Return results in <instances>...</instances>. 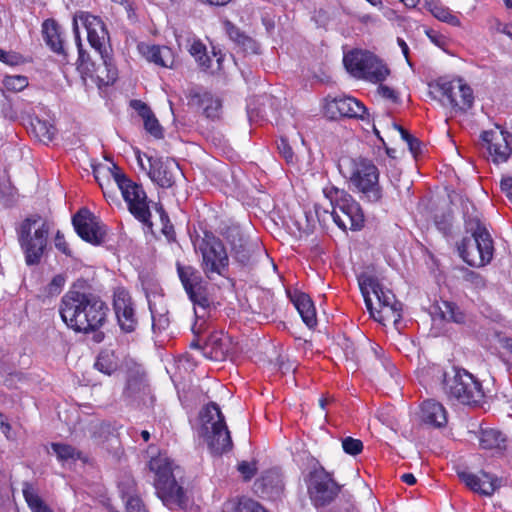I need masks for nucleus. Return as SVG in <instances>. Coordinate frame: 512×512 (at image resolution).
Wrapping results in <instances>:
<instances>
[{
    "instance_id": "1",
    "label": "nucleus",
    "mask_w": 512,
    "mask_h": 512,
    "mask_svg": "<svg viewBox=\"0 0 512 512\" xmlns=\"http://www.w3.org/2000/svg\"><path fill=\"white\" fill-rule=\"evenodd\" d=\"M107 305L92 293L68 291L61 299L59 312L65 324L76 332L89 333L106 319Z\"/></svg>"
},
{
    "instance_id": "2",
    "label": "nucleus",
    "mask_w": 512,
    "mask_h": 512,
    "mask_svg": "<svg viewBox=\"0 0 512 512\" xmlns=\"http://www.w3.org/2000/svg\"><path fill=\"white\" fill-rule=\"evenodd\" d=\"M472 209V213H469L468 208L464 213L465 231L470 233L471 237H464L457 248L460 257L468 265L482 267L490 263L493 258V240L473 206Z\"/></svg>"
},
{
    "instance_id": "3",
    "label": "nucleus",
    "mask_w": 512,
    "mask_h": 512,
    "mask_svg": "<svg viewBox=\"0 0 512 512\" xmlns=\"http://www.w3.org/2000/svg\"><path fill=\"white\" fill-rule=\"evenodd\" d=\"M94 177L102 188L104 196L108 193L104 189L102 177H111L121 191L123 199L128 205L129 212L140 222L147 224L150 221L151 212L148 206L147 195L143 187L127 177V175L114 163L112 166H98L93 170Z\"/></svg>"
},
{
    "instance_id": "4",
    "label": "nucleus",
    "mask_w": 512,
    "mask_h": 512,
    "mask_svg": "<svg viewBox=\"0 0 512 512\" xmlns=\"http://www.w3.org/2000/svg\"><path fill=\"white\" fill-rule=\"evenodd\" d=\"M453 376L448 377L440 366L432 365L427 370L421 369V373L432 375L436 380L443 382L445 392L460 403L472 405L480 402L483 398L481 383L468 371L453 369Z\"/></svg>"
},
{
    "instance_id": "5",
    "label": "nucleus",
    "mask_w": 512,
    "mask_h": 512,
    "mask_svg": "<svg viewBox=\"0 0 512 512\" xmlns=\"http://www.w3.org/2000/svg\"><path fill=\"white\" fill-rule=\"evenodd\" d=\"M16 232L27 265L40 263L47 247L49 223L40 215L33 214L20 223Z\"/></svg>"
},
{
    "instance_id": "6",
    "label": "nucleus",
    "mask_w": 512,
    "mask_h": 512,
    "mask_svg": "<svg viewBox=\"0 0 512 512\" xmlns=\"http://www.w3.org/2000/svg\"><path fill=\"white\" fill-rule=\"evenodd\" d=\"M349 180L361 198L370 203H378L383 197L379 184V170L374 163L364 157L347 160Z\"/></svg>"
},
{
    "instance_id": "7",
    "label": "nucleus",
    "mask_w": 512,
    "mask_h": 512,
    "mask_svg": "<svg viewBox=\"0 0 512 512\" xmlns=\"http://www.w3.org/2000/svg\"><path fill=\"white\" fill-rule=\"evenodd\" d=\"M202 430L205 441L213 454H222L232 448V439L224 416L216 403L208 404L202 411Z\"/></svg>"
},
{
    "instance_id": "8",
    "label": "nucleus",
    "mask_w": 512,
    "mask_h": 512,
    "mask_svg": "<svg viewBox=\"0 0 512 512\" xmlns=\"http://www.w3.org/2000/svg\"><path fill=\"white\" fill-rule=\"evenodd\" d=\"M149 468L155 474V489L163 503L165 505L184 503L185 493L174 478L172 462L169 458L160 454L150 460Z\"/></svg>"
},
{
    "instance_id": "9",
    "label": "nucleus",
    "mask_w": 512,
    "mask_h": 512,
    "mask_svg": "<svg viewBox=\"0 0 512 512\" xmlns=\"http://www.w3.org/2000/svg\"><path fill=\"white\" fill-rule=\"evenodd\" d=\"M149 468L155 474V489L163 503L165 505L184 503L185 493L174 478L172 462L169 458L160 454L150 460Z\"/></svg>"
},
{
    "instance_id": "10",
    "label": "nucleus",
    "mask_w": 512,
    "mask_h": 512,
    "mask_svg": "<svg viewBox=\"0 0 512 512\" xmlns=\"http://www.w3.org/2000/svg\"><path fill=\"white\" fill-rule=\"evenodd\" d=\"M202 256L201 268L207 279L215 275L225 277L229 269V257L222 241L212 233H205L198 245Z\"/></svg>"
},
{
    "instance_id": "11",
    "label": "nucleus",
    "mask_w": 512,
    "mask_h": 512,
    "mask_svg": "<svg viewBox=\"0 0 512 512\" xmlns=\"http://www.w3.org/2000/svg\"><path fill=\"white\" fill-rule=\"evenodd\" d=\"M343 62L347 71L354 77L373 83L382 82L389 75L386 65L368 51H351L344 56Z\"/></svg>"
},
{
    "instance_id": "12",
    "label": "nucleus",
    "mask_w": 512,
    "mask_h": 512,
    "mask_svg": "<svg viewBox=\"0 0 512 512\" xmlns=\"http://www.w3.org/2000/svg\"><path fill=\"white\" fill-rule=\"evenodd\" d=\"M336 194V204L329 215L342 230H360L365 220L360 204L344 191L336 190Z\"/></svg>"
},
{
    "instance_id": "13",
    "label": "nucleus",
    "mask_w": 512,
    "mask_h": 512,
    "mask_svg": "<svg viewBox=\"0 0 512 512\" xmlns=\"http://www.w3.org/2000/svg\"><path fill=\"white\" fill-rule=\"evenodd\" d=\"M225 237L230 245L232 257L242 266L253 265L256 256L263 253L258 240L250 239L239 226L228 227Z\"/></svg>"
},
{
    "instance_id": "14",
    "label": "nucleus",
    "mask_w": 512,
    "mask_h": 512,
    "mask_svg": "<svg viewBox=\"0 0 512 512\" xmlns=\"http://www.w3.org/2000/svg\"><path fill=\"white\" fill-rule=\"evenodd\" d=\"M78 21H80L86 29L88 42L91 47L98 53L107 51L110 38L102 19L89 12L80 11L76 13L73 17V32L76 43L81 42Z\"/></svg>"
},
{
    "instance_id": "15",
    "label": "nucleus",
    "mask_w": 512,
    "mask_h": 512,
    "mask_svg": "<svg viewBox=\"0 0 512 512\" xmlns=\"http://www.w3.org/2000/svg\"><path fill=\"white\" fill-rule=\"evenodd\" d=\"M179 279L194 306L206 310L210 306L207 294V284L200 272L193 266H184L180 262L176 263Z\"/></svg>"
},
{
    "instance_id": "16",
    "label": "nucleus",
    "mask_w": 512,
    "mask_h": 512,
    "mask_svg": "<svg viewBox=\"0 0 512 512\" xmlns=\"http://www.w3.org/2000/svg\"><path fill=\"white\" fill-rule=\"evenodd\" d=\"M338 492L339 486L323 467L315 468L310 473L308 493L315 506L329 504Z\"/></svg>"
},
{
    "instance_id": "17",
    "label": "nucleus",
    "mask_w": 512,
    "mask_h": 512,
    "mask_svg": "<svg viewBox=\"0 0 512 512\" xmlns=\"http://www.w3.org/2000/svg\"><path fill=\"white\" fill-rule=\"evenodd\" d=\"M435 89L445 97L446 102H444V104L454 109L466 111L473 105L474 97L472 89L467 84L463 83L461 79L451 81L440 79L436 83Z\"/></svg>"
},
{
    "instance_id": "18",
    "label": "nucleus",
    "mask_w": 512,
    "mask_h": 512,
    "mask_svg": "<svg viewBox=\"0 0 512 512\" xmlns=\"http://www.w3.org/2000/svg\"><path fill=\"white\" fill-rule=\"evenodd\" d=\"M149 178L161 188H172L178 179L183 177L179 164L172 158L148 157Z\"/></svg>"
},
{
    "instance_id": "19",
    "label": "nucleus",
    "mask_w": 512,
    "mask_h": 512,
    "mask_svg": "<svg viewBox=\"0 0 512 512\" xmlns=\"http://www.w3.org/2000/svg\"><path fill=\"white\" fill-rule=\"evenodd\" d=\"M324 111L330 119L342 117L366 119L367 109L357 99L349 96L330 97L325 99Z\"/></svg>"
},
{
    "instance_id": "20",
    "label": "nucleus",
    "mask_w": 512,
    "mask_h": 512,
    "mask_svg": "<svg viewBox=\"0 0 512 512\" xmlns=\"http://www.w3.org/2000/svg\"><path fill=\"white\" fill-rule=\"evenodd\" d=\"M72 223L75 231L84 241L92 245L103 243L106 230L88 209H80L73 216Z\"/></svg>"
},
{
    "instance_id": "21",
    "label": "nucleus",
    "mask_w": 512,
    "mask_h": 512,
    "mask_svg": "<svg viewBox=\"0 0 512 512\" xmlns=\"http://www.w3.org/2000/svg\"><path fill=\"white\" fill-rule=\"evenodd\" d=\"M374 296L379 308L374 307L375 317L373 318L379 322L392 320L397 324L401 319L402 304L396 300L395 295L381 286Z\"/></svg>"
},
{
    "instance_id": "22",
    "label": "nucleus",
    "mask_w": 512,
    "mask_h": 512,
    "mask_svg": "<svg viewBox=\"0 0 512 512\" xmlns=\"http://www.w3.org/2000/svg\"><path fill=\"white\" fill-rule=\"evenodd\" d=\"M114 310L121 329L125 332H132L137 325V319L131 297L125 290H119L115 293Z\"/></svg>"
},
{
    "instance_id": "23",
    "label": "nucleus",
    "mask_w": 512,
    "mask_h": 512,
    "mask_svg": "<svg viewBox=\"0 0 512 512\" xmlns=\"http://www.w3.org/2000/svg\"><path fill=\"white\" fill-rule=\"evenodd\" d=\"M481 137L487 144V149L494 162H505L509 158L512 153V148L508 141V138L511 137L509 133L503 131L500 133L484 131Z\"/></svg>"
},
{
    "instance_id": "24",
    "label": "nucleus",
    "mask_w": 512,
    "mask_h": 512,
    "mask_svg": "<svg viewBox=\"0 0 512 512\" xmlns=\"http://www.w3.org/2000/svg\"><path fill=\"white\" fill-rule=\"evenodd\" d=\"M189 103L203 109L205 116L211 120L220 118L221 101L207 91L191 89L189 91Z\"/></svg>"
},
{
    "instance_id": "25",
    "label": "nucleus",
    "mask_w": 512,
    "mask_h": 512,
    "mask_svg": "<svg viewBox=\"0 0 512 512\" xmlns=\"http://www.w3.org/2000/svg\"><path fill=\"white\" fill-rule=\"evenodd\" d=\"M459 477L472 491L482 495L490 496L498 487L497 478L483 471L479 474L461 472Z\"/></svg>"
},
{
    "instance_id": "26",
    "label": "nucleus",
    "mask_w": 512,
    "mask_h": 512,
    "mask_svg": "<svg viewBox=\"0 0 512 512\" xmlns=\"http://www.w3.org/2000/svg\"><path fill=\"white\" fill-rule=\"evenodd\" d=\"M99 55L102 63L97 66L95 65L94 75L90 76V78L96 79L99 85H111L118 77L117 68L108 51L100 52Z\"/></svg>"
},
{
    "instance_id": "27",
    "label": "nucleus",
    "mask_w": 512,
    "mask_h": 512,
    "mask_svg": "<svg viewBox=\"0 0 512 512\" xmlns=\"http://www.w3.org/2000/svg\"><path fill=\"white\" fill-rule=\"evenodd\" d=\"M421 419L435 427L444 426L447 423L446 410L441 403L426 400L421 405Z\"/></svg>"
},
{
    "instance_id": "28",
    "label": "nucleus",
    "mask_w": 512,
    "mask_h": 512,
    "mask_svg": "<svg viewBox=\"0 0 512 512\" xmlns=\"http://www.w3.org/2000/svg\"><path fill=\"white\" fill-rule=\"evenodd\" d=\"M303 322L313 328L317 324L316 310L311 298L305 293H295L291 298Z\"/></svg>"
},
{
    "instance_id": "29",
    "label": "nucleus",
    "mask_w": 512,
    "mask_h": 512,
    "mask_svg": "<svg viewBox=\"0 0 512 512\" xmlns=\"http://www.w3.org/2000/svg\"><path fill=\"white\" fill-rule=\"evenodd\" d=\"M224 27L229 38L236 43L245 53H259V44L251 37L245 35L232 22L226 20Z\"/></svg>"
},
{
    "instance_id": "30",
    "label": "nucleus",
    "mask_w": 512,
    "mask_h": 512,
    "mask_svg": "<svg viewBox=\"0 0 512 512\" xmlns=\"http://www.w3.org/2000/svg\"><path fill=\"white\" fill-rule=\"evenodd\" d=\"M141 52L149 62L166 68L173 66L174 58L172 51L166 46L147 45L141 47Z\"/></svg>"
},
{
    "instance_id": "31",
    "label": "nucleus",
    "mask_w": 512,
    "mask_h": 512,
    "mask_svg": "<svg viewBox=\"0 0 512 512\" xmlns=\"http://www.w3.org/2000/svg\"><path fill=\"white\" fill-rule=\"evenodd\" d=\"M43 37L46 44L56 53L64 54L63 40L60 27L53 19H47L42 25Z\"/></svg>"
},
{
    "instance_id": "32",
    "label": "nucleus",
    "mask_w": 512,
    "mask_h": 512,
    "mask_svg": "<svg viewBox=\"0 0 512 512\" xmlns=\"http://www.w3.org/2000/svg\"><path fill=\"white\" fill-rule=\"evenodd\" d=\"M505 440L500 431L492 428L482 429L479 435V445L484 450H502Z\"/></svg>"
},
{
    "instance_id": "33",
    "label": "nucleus",
    "mask_w": 512,
    "mask_h": 512,
    "mask_svg": "<svg viewBox=\"0 0 512 512\" xmlns=\"http://www.w3.org/2000/svg\"><path fill=\"white\" fill-rule=\"evenodd\" d=\"M222 512H267V510L252 499L241 498L226 501Z\"/></svg>"
},
{
    "instance_id": "34",
    "label": "nucleus",
    "mask_w": 512,
    "mask_h": 512,
    "mask_svg": "<svg viewBox=\"0 0 512 512\" xmlns=\"http://www.w3.org/2000/svg\"><path fill=\"white\" fill-rule=\"evenodd\" d=\"M23 497L32 512H53L29 482L23 483Z\"/></svg>"
},
{
    "instance_id": "35",
    "label": "nucleus",
    "mask_w": 512,
    "mask_h": 512,
    "mask_svg": "<svg viewBox=\"0 0 512 512\" xmlns=\"http://www.w3.org/2000/svg\"><path fill=\"white\" fill-rule=\"evenodd\" d=\"M359 286L361 293L364 297L366 307L368 311L370 312V315L372 317H375L374 313V305L371 298V294L377 293V291L380 289L381 285L379 284L378 280L372 276H365L362 277L359 280Z\"/></svg>"
},
{
    "instance_id": "36",
    "label": "nucleus",
    "mask_w": 512,
    "mask_h": 512,
    "mask_svg": "<svg viewBox=\"0 0 512 512\" xmlns=\"http://www.w3.org/2000/svg\"><path fill=\"white\" fill-rule=\"evenodd\" d=\"M426 6L432 15L442 22H446L452 26H459L460 20L454 15L448 7L443 6L434 0L427 1Z\"/></svg>"
},
{
    "instance_id": "37",
    "label": "nucleus",
    "mask_w": 512,
    "mask_h": 512,
    "mask_svg": "<svg viewBox=\"0 0 512 512\" xmlns=\"http://www.w3.org/2000/svg\"><path fill=\"white\" fill-rule=\"evenodd\" d=\"M51 448L53 452L56 454L57 459L62 463L68 461L74 462L76 460H86L79 450H77L75 447L69 444L52 443Z\"/></svg>"
},
{
    "instance_id": "38",
    "label": "nucleus",
    "mask_w": 512,
    "mask_h": 512,
    "mask_svg": "<svg viewBox=\"0 0 512 512\" xmlns=\"http://www.w3.org/2000/svg\"><path fill=\"white\" fill-rule=\"evenodd\" d=\"M338 346L343 351L371 350L376 352V347L364 335H360L357 341H353L345 335L339 337Z\"/></svg>"
},
{
    "instance_id": "39",
    "label": "nucleus",
    "mask_w": 512,
    "mask_h": 512,
    "mask_svg": "<svg viewBox=\"0 0 512 512\" xmlns=\"http://www.w3.org/2000/svg\"><path fill=\"white\" fill-rule=\"evenodd\" d=\"M133 482L128 484V490L122 489V499L125 503V512H147L142 500L133 491Z\"/></svg>"
},
{
    "instance_id": "40",
    "label": "nucleus",
    "mask_w": 512,
    "mask_h": 512,
    "mask_svg": "<svg viewBox=\"0 0 512 512\" xmlns=\"http://www.w3.org/2000/svg\"><path fill=\"white\" fill-rule=\"evenodd\" d=\"M78 47L77 70L82 78L94 75L95 63L91 61L89 54L83 49L82 43H76Z\"/></svg>"
},
{
    "instance_id": "41",
    "label": "nucleus",
    "mask_w": 512,
    "mask_h": 512,
    "mask_svg": "<svg viewBox=\"0 0 512 512\" xmlns=\"http://www.w3.org/2000/svg\"><path fill=\"white\" fill-rule=\"evenodd\" d=\"M439 310L441 317L446 321H452L458 324L464 323L465 321V315L453 302L442 301L441 306H439Z\"/></svg>"
},
{
    "instance_id": "42",
    "label": "nucleus",
    "mask_w": 512,
    "mask_h": 512,
    "mask_svg": "<svg viewBox=\"0 0 512 512\" xmlns=\"http://www.w3.org/2000/svg\"><path fill=\"white\" fill-rule=\"evenodd\" d=\"M189 52L204 70L210 68L211 59L206 53V47L200 41H194Z\"/></svg>"
},
{
    "instance_id": "43",
    "label": "nucleus",
    "mask_w": 512,
    "mask_h": 512,
    "mask_svg": "<svg viewBox=\"0 0 512 512\" xmlns=\"http://www.w3.org/2000/svg\"><path fill=\"white\" fill-rule=\"evenodd\" d=\"M95 367L102 373L110 375L117 369L115 354H99Z\"/></svg>"
},
{
    "instance_id": "44",
    "label": "nucleus",
    "mask_w": 512,
    "mask_h": 512,
    "mask_svg": "<svg viewBox=\"0 0 512 512\" xmlns=\"http://www.w3.org/2000/svg\"><path fill=\"white\" fill-rule=\"evenodd\" d=\"M3 85L8 91L20 92L28 86V79L22 75L6 76Z\"/></svg>"
},
{
    "instance_id": "45",
    "label": "nucleus",
    "mask_w": 512,
    "mask_h": 512,
    "mask_svg": "<svg viewBox=\"0 0 512 512\" xmlns=\"http://www.w3.org/2000/svg\"><path fill=\"white\" fill-rule=\"evenodd\" d=\"M392 127L395 130L399 131V133L401 134L402 139L407 143L410 152L414 156H416L418 153H420V151H421L420 144L421 143H420V141L417 138H415L407 130H405L403 127H401L400 125H398L396 123H392Z\"/></svg>"
},
{
    "instance_id": "46",
    "label": "nucleus",
    "mask_w": 512,
    "mask_h": 512,
    "mask_svg": "<svg viewBox=\"0 0 512 512\" xmlns=\"http://www.w3.org/2000/svg\"><path fill=\"white\" fill-rule=\"evenodd\" d=\"M143 121L144 128L149 134H151L156 139L163 138V128L153 112H151L150 115H147L145 118H143Z\"/></svg>"
},
{
    "instance_id": "47",
    "label": "nucleus",
    "mask_w": 512,
    "mask_h": 512,
    "mask_svg": "<svg viewBox=\"0 0 512 512\" xmlns=\"http://www.w3.org/2000/svg\"><path fill=\"white\" fill-rule=\"evenodd\" d=\"M461 272L463 281L471 287L475 289H482L485 287V279L479 273L467 268H462Z\"/></svg>"
},
{
    "instance_id": "48",
    "label": "nucleus",
    "mask_w": 512,
    "mask_h": 512,
    "mask_svg": "<svg viewBox=\"0 0 512 512\" xmlns=\"http://www.w3.org/2000/svg\"><path fill=\"white\" fill-rule=\"evenodd\" d=\"M173 360L175 368L179 371V374L191 371L195 366L192 362L191 354H173Z\"/></svg>"
},
{
    "instance_id": "49",
    "label": "nucleus",
    "mask_w": 512,
    "mask_h": 512,
    "mask_svg": "<svg viewBox=\"0 0 512 512\" xmlns=\"http://www.w3.org/2000/svg\"><path fill=\"white\" fill-rule=\"evenodd\" d=\"M342 448L345 453L356 456L363 450V443L359 439L346 437L342 439Z\"/></svg>"
},
{
    "instance_id": "50",
    "label": "nucleus",
    "mask_w": 512,
    "mask_h": 512,
    "mask_svg": "<svg viewBox=\"0 0 512 512\" xmlns=\"http://www.w3.org/2000/svg\"><path fill=\"white\" fill-rule=\"evenodd\" d=\"M262 483L267 490L270 486L271 489H275L277 492L283 489L282 480L276 471L267 472L266 475L262 477Z\"/></svg>"
},
{
    "instance_id": "51",
    "label": "nucleus",
    "mask_w": 512,
    "mask_h": 512,
    "mask_svg": "<svg viewBox=\"0 0 512 512\" xmlns=\"http://www.w3.org/2000/svg\"><path fill=\"white\" fill-rule=\"evenodd\" d=\"M238 471L240 472L244 480H250L256 474V463L242 461L238 464Z\"/></svg>"
},
{
    "instance_id": "52",
    "label": "nucleus",
    "mask_w": 512,
    "mask_h": 512,
    "mask_svg": "<svg viewBox=\"0 0 512 512\" xmlns=\"http://www.w3.org/2000/svg\"><path fill=\"white\" fill-rule=\"evenodd\" d=\"M277 148L288 164L294 163V152L286 139L281 138L277 144Z\"/></svg>"
},
{
    "instance_id": "53",
    "label": "nucleus",
    "mask_w": 512,
    "mask_h": 512,
    "mask_svg": "<svg viewBox=\"0 0 512 512\" xmlns=\"http://www.w3.org/2000/svg\"><path fill=\"white\" fill-rule=\"evenodd\" d=\"M191 347L194 349H205L210 348L212 351L223 350L222 340L217 336H212L206 343L205 346H201L198 341H192Z\"/></svg>"
},
{
    "instance_id": "54",
    "label": "nucleus",
    "mask_w": 512,
    "mask_h": 512,
    "mask_svg": "<svg viewBox=\"0 0 512 512\" xmlns=\"http://www.w3.org/2000/svg\"><path fill=\"white\" fill-rule=\"evenodd\" d=\"M0 61L7 65L15 66L21 63V56L15 52H7L1 49Z\"/></svg>"
},
{
    "instance_id": "55",
    "label": "nucleus",
    "mask_w": 512,
    "mask_h": 512,
    "mask_svg": "<svg viewBox=\"0 0 512 512\" xmlns=\"http://www.w3.org/2000/svg\"><path fill=\"white\" fill-rule=\"evenodd\" d=\"M65 284V277L63 275H56L53 277L48 285V292L50 294H59Z\"/></svg>"
},
{
    "instance_id": "56",
    "label": "nucleus",
    "mask_w": 512,
    "mask_h": 512,
    "mask_svg": "<svg viewBox=\"0 0 512 512\" xmlns=\"http://www.w3.org/2000/svg\"><path fill=\"white\" fill-rule=\"evenodd\" d=\"M378 93L385 99L392 101L393 103L399 102V96L395 90L386 85H380L378 87Z\"/></svg>"
},
{
    "instance_id": "57",
    "label": "nucleus",
    "mask_w": 512,
    "mask_h": 512,
    "mask_svg": "<svg viewBox=\"0 0 512 512\" xmlns=\"http://www.w3.org/2000/svg\"><path fill=\"white\" fill-rule=\"evenodd\" d=\"M55 247L63 254L70 256L71 250L69 249L68 243L66 242L64 235L61 231H57L54 239Z\"/></svg>"
},
{
    "instance_id": "58",
    "label": "nucleus",
    "mask_w": 512,
    "mask_h": 512,
    "mask_svg": "<svg viewBox=\"0 0 512 512\" xmlns=\"http://www.w3.org/2000/svg\"><path fill=\"white\" fill-rule=\"evenodd\" d=\"M131 107L138 112L142 119L145 118L147 115H150V113L152 112L150 107L141 100H132Z\"/></svg>"
},
{
    "instance_id": "59",
    "label": "nucleus",
    "mask_w": 512,
    "mask_h": 512,
    "mask_svg": "<svg viewBox=\"0 0 512 512\" xmlns=\"http://www.w3.org/2000/svg\"><path fill=\"white\" fill-rule=\"evenodd\" d=\"M495 340L497 342V345L495 346V349H503L508 352H512V339L502 336L500 334L495 335Z\"/></svg>"
},
{
    "instance_id": "60",
    "label": "nucleus",
    "mask_w": 512,
    "mask_h": 512,
    "mask_svg": "<svg viewBox=\"0 0 512 512\" xmlns=\"http://www.w3.org/2000/svg\"><path fill=\"white\" fill-rule=\"evenodd\" d=\"M0 428L3 434L9 438L11 425L4 420L3 414L0 412Z\"/></svg>"
},
{
    "instance_id": "61",
    "label": "nucleus",
    "mask_w": 512,
    "mask_h": 512,
    "mask_svg": "<svg viewBox=\"0 0 512 512\" xmlns=\"http://www.w3.org/2000/svg\"><path fill=\"white\" fill-rule=\"evenodd\" d=\"M397 43L401 48V51L404 57L406 58L407 62L411 65V63L409 62V47L407 43L402 38H397Z\"/></svg>"
},
{
    "instance_id": "62",
    "label": "nucleus",
    "mask_w": 512,
    "mask_h": 512,
    "mask_svg": "<svg viewBox=\"0 0 512 512\" xmlns=\"http://www.w3.org/2000/svg\"><path fill=\"white\" fill-rule=\"evenodd\" d=\"M204 3L209 4L211 6H226L232 0H202Z\"/></svg>"
},
{
    "instance_id": "63",
    "label": "nucleus",
    "mask_w": 512,
    "mask_h": 512,
    "mask_svg": "<svg viewBox=\"0 0 512 512\" xmlns=\"http://www.w3.org/2000/svg\"><path fill=\"white\" fill-rule=\"evenodd\" d=\"M401 480L407 485H414L416 483V478L411 473H405L401 476Z\"/></svg>"
},
{
    "instance_id": "64",
    "label": "nucleus",
    "mask_w": 512,
    "mask_h": 512,
    "mask_svg": "<svg viewBox=\"0 0 512 512\" xmlns=\"http://www.w3.org/2000/svg\"><path fill=\"white\" fill-rule=\"evenodd\" d=\"M208 359L210 360H214V361H224L226 359V356L228 354H224V353H221V354H214L215 357H213V354H204Z\"/></svg>"
}]
</instances>
